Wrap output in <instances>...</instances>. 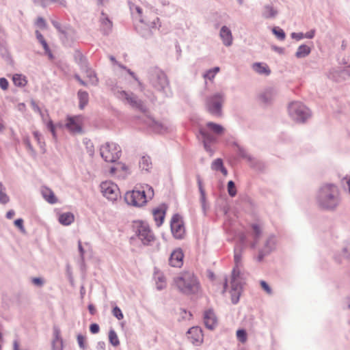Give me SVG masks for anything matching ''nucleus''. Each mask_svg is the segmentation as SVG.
Returning <instances> with one entry per match:
<instances>
[{"instance_id": "c756f323", "label": "nucleus", "mask_w": 350, "mask_h": 350, "mask_svg": "<svg viewBox=\"0 0 350 350\" xmlns=\"http://www.w3.org/2000/svg\"><path fill=\"white\" fill-rule=\"evenodd\" d=\"M219 67H215L213 69H211L209 70H208L207 72H206L204 75H203V77L205 79H209V80H212L214 79L215 76L216 75L217 73H218L219 72Z\"/></svg>"}, {"instance_id": "bf43d9fd", "label": "nucleus", "mask_w": 350, "mask_h": 350, "mask_svg": "<svg viewBox=\"0 0 350 350\" xmlns=\"http://www.w3.org/2000/svg\"><path fill=\"white\" fill-rule=\"evenodd\" d=\"M88 308H89V310H90V313H91L92 314H94V312H95V309H94V306H92V305H90V306H89V307H88Z\"/></svg>"}, {"instance_id": "8fccbe9b", "label": "nucleus", "mask_w": 350, "mask_h": 350, "mask_svg": "<svg viewBox=\"0 0 350 350\" xmlns=\"http://www.w3.org/2000/svg\"><path fill=\"white\" fill-rule=\"evenodd\" d=\"M271 98V94L270 92L266 93V94L260 96V99L263 102H267Z\"/></svg>"}, {"instance_id": "6e6552de", "label": "nucleus", "mask_w": 350, "mask_h": 350, "mask_svg": "<svg viewBox=\"0 0 350 350\" xmlns=\"http://www.w3.org/2000/svg\"><path fill=\"white\" fill-rule=\"evenodd\" d=\"M100 191L103 195L109 200L116 201L120 198V189L116 184L111 181H104L100 184Z\"/></svg>"}, {"instance_id": "ddd939ff", "label": "nucleus", "mask_w": 350, "mask_h": 350, "mask_svg": "<svg viewBox=\"0 0 350 350\" xmlns=\"http://www.w3.org/2000/svg\"><path fill=\"white\" fill-rule=\"evenodd\" d=\"M137 234L144 245H148L154 240V236L149 226L143 223L138 225Z\"/></svg>"}, {"instance_id": "bb28decb", "label": "nucleus", "mask_w": 350, "mask_h": 350, "mask_svg": "<svg viewBox=\"0 0 350 350\" xmlns=\"http://www.w3.org/2000/svg\"><path fill=\"white\" fill-rule=\"evenodd\" d=\"M79 99V107L83 109L88 103V94L84 91H79L78 92Z\"/></svg>"}, {"instance_id": "2f4dec72", "label": "nucleus", "mask_w": 350, "mask_h": 350, "mask_svg": "<svg viewBox=\"0 0 350 350\" xmlns=\"http://www.w3.org/2000/svg\"><path fill=\"white\" fill-rule=\"evenodd\" d=\"M276 14V11L271 6H267L265 8V11L263 13V16L265 18H271L275 16Z\"/></svg>"}, {"instance_id": "ea45409f", "label": "nucleus", "mask_w": 350, "mask_h": 350, "mask_svg": "<svg viewBox=\"0 0 350 350\" xmlns=\"http://www.w3.org/2000/svg\"><path fill=\"white\" fill-rule=\"evenodd\" d=\"M14 225L17 227L21 232L25 233V229L23 226V219H17L14 221Z\"/></svg>"}, {"instance_id": "13d9d810", "label": "nucleus", "mask_w": 350, "mask_h": 350, "mask_svg": "<svg viewBox=\"0 0 350 350\" xmlns=\"http://www.w3.org/2000/svg\"><path fill=\"white\" fill-rule=\"evenodd\" d=\"M24 142H25V144H26V146H27V148L29 150H32L33 148H32V146H31V144L29 142V140L28 139H25Z\"/></svg>"}, {"instance_id": "0e129e2a", "label": "nucleus", "mask_w": 350, "mask_h": 350, "mask_svg": "<svg viewBox=\"0 0 350 350\" xmlns=\"http://www.w3.org/2000/svg\"><path fill=\"white\" fill-rule=\"evenodd\" d=\"M56 342H59L58 339H57V340L54 341L53 343ZM59 343L62 345V341H59Z\"/></svg>"}, {"instance_id": "4c0bfd02", "label": "nucleus", "mask_w": 350, "mask_h": 350, "mask_svg": "<svg viewBox=\"0 0 350 350\" xmlns=\"http://www.w3.org/2000/svg\"><path fill=\"white\" fill-rule=\"evenodd\" d=\"M36 37H37L38 40L42 44V45L43 46L44 49L45 50H47L48 49V45H47V43L45 41L43 36L38 31H36Z\"/></svg>"}, {"instance_id": "f03ea898", "label": "nucleus", "mask_w": 350, "mask_h": 350, "mask_svg": "<svg viewBox=\"0 0 350 350\" xmlns=\"http://www.w3.org/2000/svg\"><path fill=\"white\" fill-rule=\"evenodd\" d=\"M153 196L154 190L152 187L145 185L141 186L140 188L136 187L133 191L126 192L124 198L129 204L135 206H142Z\"/></svg>"}, {"instance_id": "5701e85b", "label": "nucleus", "mask_w": 350, "mask_h": 350, "mask_svg": "<svg viewBox=\"0 0 350 350\" xmlns=\"http://www.w3.org/2000/svg\"><path fill=\"white\" fill-rule=\"evenodd\" d=\"M211 167L213 170H220L224 176H226L228 174L227 170L224 167L223 161L221 159H215L213 162Z\"/></svg>"}, {"instance_id": "473e14b6", "label": "nucleus", "mask_w": 350, "mask_h": 350, "mask_svg": "<svg viewBox=\"0 0 350 350\" xmlns=\"http://www.w3.org/2000/svg\"><path fill=\"white\" fill-rule=\"evenodd\" d=\"M198 187H199V190H200V192L201 193V200H202V206L203 207H204V205H205V191L202 187V181L200 178V177L198 178Z\"/></svg>"}, {"instance_id": "20e7f679", "label": "nucleus", "mask_w": 350, "mask_h": 350, "mask_svg": "<svg viewBox=\"0 0 350 350\" xmlns=\"http://www.w3.org/2000/svg\"><path fill=\"white\" fill-rule=\"evenodd\" d=\"M130 9L133 14H136V16L140 22L146 24L149 28L155 29L161 26L159 18L156 13L152 12V8H150L148 12H146L145 15L143 14L142 9L138 5L133 4Z\"/></svg>"}, {"instance_id": "b1692460", "label": "nucleus", "mask_w": 350, "mask_h": 350, "mask_svg": "<svg viewBox=\"0 0 350 350\" xmlns=\"http://www.w3.org/2000/svg\"><path fill=\"white\" fill-rule=\"evenodd\" d=\"M154 85L158 88L164 89L168 85V80L163 73L158 76L157 80L154 81Z\"/></svg>"}, {"instance_id": "9b49d317", "label": "nucleus", "mask_w": 350, "mask_h": 350, "mask_svg": "<svg viewBox=\"0 0 350 350\" xmlns=\"http://www.w3.org/2000/svg\"><path fill=\"white\" fill-rule=\"evenodd\" d=\"M171 231L176 239H181L185 235V228L183 218L178 214H175L171 219Z\"/></svg>"}, {"instance_id": "f8f14e48", "label": "nucleus", "mask_w": 350, "mask_h": 350, "mask_svg": "<svg viewBox=\"0 0 350 350\" xmlns=\"http://www.w3.org/2000/svg\"><path fill=\"white\" fill-rule=\"evenodd\" d=\"M290 114L299 121H304L309 116L308 109L299 102H293L288 107Z\"/></svg>"}, {"instance_id": "dca6fc26", "label": "nucleus", "mask_w": 350, "mask_h": 350, "mask_svg": "<svg viewBox=\"0 0 350 350\" xmlns=\"http://www.w3.org/2000/svg\"><path fill=\"white\" fill-rule=\"evenodd\" d=\"M183 253L181 250H175L170 256V264L174 267H180L183 264Z\"/></svg>"}, {"instance_id": "e2e57ef3", "label": "nucleus", "mask_w": 350, "mask_h": 350, "mask_svg": "<svg viewBox=\"0 0 350 350\" xmlns=\"http://www.w3.org/2000/svg\"><path fill=\"white\" fill-rule=\"evenodd\" d=\"M5 189L3 187V184L0 183V193L5 191Z\"/></svg>"}, {"instance_id": "a19ab883", "label": "nucleus", "mask_w": 350, "mask_h": 350, "mask_svg": "<svg viewBox=\"0 0 350 350\" xmlns=\"http://www.w3.org/2000/svg\"><path fill=\"white\" fill-rule=\"evenodd\" d=\"M34 138L36 139L38 144L40 145V148H44V143L41 142L42 136L38 131H34L33 133Z\"/></svg>"}, {"instance_id": "de8ad7c7", "label": "nucleus", "mask_w": 350, "mask_h": 350, "mask_svg": "<svg viewBox=\"0 0 350 350\" xmlns=\"http://www.w3.org/2000/svg\"><path fill=\"white\" fill-rule=\"evenodd\" d=\"M99 326L96 323H92L90 326V330L92 334H97L99 332Z\"/></svg>"}, {"instance_id": "f3484780", "label": "nucleus", "mask_w": 350, "mask_h": 350, "mask_svg": "<svg viewBox=\"0 0 350 350\" xmlns=\"http://www.w3.org/2000/svg\"><path fill=\"white\" fill-rule=\"evenodd\" d=\"M166 209L167 208L165 205H161L152 211L153 217L158 227L161 226L163 223Z\"/></svg>"}, {"instance_id": "412c9836", "label": "nucleus", "mask_w": 350, "mask_h": 350, "mask_svg": "<svg viewBox=\"0 0 350 350\" xmlns=\"http://www.w3.org/2000/svg\"><path fill=\"white\" fill-rule=\"evenodd\" d=\"M75 219V217L71 213H64L59 215L58 220L59 223L64 226L71 224Z\"/></svg>"}, {"instance_id": "0eeeda50", "label": "nucleus", "mask_w": 350, "mask_h": 350, "mask_svg": "<svg viewBox=\"0 0 350 350\" xmlns=\"http://www.w3.org/2000/svg\"><path fill=\"white\" fill-rule=\"evenodd\" d=\"M224 102V96L221 94H215L206 100V108L210 113L220 117L222 115L221 107Z\"/></svg>"}, {"instance_id": "c9c22d12", "label": "nucleus", "mask_w": 350, "mask_h": 350, "mask_svg": "<svg viewBox=\"0 0 350 350\" xmlns=\"http://www.w3.org/2000/svg\"><path fill=\"white\" fill-rule=\"evenodd\" d=\"M237 336L241 342H245L247 340V334L244 329H239L237 332Z\"/></svg>"}, {"instance_id": "4468645a", "label": "nucleus", "mask_w": 350, "mask_h": 350, "mask_svg": "<svg viewBox=\"0 0 350 350\" xmlns=\"http://www.w3.org/2000/svg\"><path fill=\"white\" fill-rule=\"evenodd\" d=\"M187 337L193 345H200L203 341V334L201 329L198 327H191L187 332Z\"/></svg>"}, {"instance_id": "a211bd4d", "label": "nucleus", "mask_w": 350, "mask_h": 350, "mask_svg": "<svg viewBox=\"0 0 350 350\" xmlns=\"http://www.w3.org/2000/svg\"><path fill=\"white\" fill-rule=\"evenodd\" d=\"M85 76L87 77L86 81L81 80L79 76H76V79L83 85H87L88 84H94L97 82V79L95 73L91 69H87L85 70Z\"/></svg>"}, {"instance_id": "49530a36", "label": "nucleus", "mask_w": 350, "mask_h": 350, "mask_svg": "<svg viewBox=\"0 0 350 350\" xmlns=\"http://www.w3.org/2000/svg\"><path fill=\"white\" fill-rule=\"evenodd\" d=\"M123 94L125 95V98L132 105H135L137 104V100H136V98L135 97H133V96H129L128 94H126V92H123Z\"/></svg>"}, {"instance_id": "79ce46f5", "label": "nucleus", "mask_w": 350, "mask_h": 350, "mask_svg": "<svg viewBox=\"0 0 350 350\" xmlns=\"http://www.w3.org/2000/svg\"><path fill=\"white\" fill-rule=\"evenodd\" d=\"M260 286L269 295L272 293L271 288L267 284V283L263 280L260 281Z\"/></svg>"}, {"instance_id": "9d476101", "label": "nucleus", "mask_w": 350, "mask_h": 350, "mask_svg": "<svg viewBox=\"0 0 350 350\" xmlns=\"http://www.w3.org/2000/svg\"><path fill=\"white\" fill-rule=\"evenodd\" d=\"M84 118L82 116H67L64 126L72 134L82 133Z\"/></svg>"}, {"instance_id": "7c9ffc66", "label": "nucleus", "mask_w": 350, "mask_h": 350, "mask_svg": "<svg viewBox=\"0 0 350 350\" xmlns=\"http://www.w3.org/2000/svg\"><path fill=\"white\" fill-rule=\"evenodd\" d=\"M251 228L253 230L254 237L255 239H258L262 234V228L261 226L256 223L252 224L251 225Z\"/></svg>"}, {"instance_id": "3c124183", "label": "nucleus", "mask_w": 350, "mask_h": 350, "mask_svg": "<svg viewBox=\"0 0 350 350\" xmlns=\"http://www.w3.org/2000/svg\"><path fill=\"white\" fill-rule=\"evenodd\" d=\"M291 37L293 38H295L297 40H300V39L304 38V34L302 33H292Z\"/></svg>"}, {"instance_id": "f704fd0d", "label": "nucleus", "mask_w": 350, "mask_h": 350, "mask_svg": "<svg viewBox=\"0 0 350 350\" xmlns=\"http://www.w3.org/2000/svg\"><path fill=\"white\" fill-rule=\"evenodd\" d=\"M228 191L230 196L234 197L237 194V189L232 180L228 183Z\"/></svg>"}, {"instance_id": "680f3d73", "label": "nucleus", "mask_w": 350, "mask_h": 350, "mask_svg": "<svg viewBox=\"0 0 350 350\" xmlns=\"http://www.w3.org/2000/svg\"><path fill=\"white\" fill-rule=\"evenodd\" d=\"M347 252V256L350 259V245H349L348 248L346 249Z\"/></svg>"}, {"instance_id": "72a5a7b5", "label": "nucleus", "mask_w": 350, "mask_h": 350, "mask_svg": "<svg viewBox=\"0 0 350 350\" xmlns=\"http://www.w3.org/2000/svg\"><path fill=\"white\" fill-rule=\"evenodd\" d=\"M273 33L275 35V36L278 37V39L283 40L285 38V33L284 31L279 28V27H274L272 29Z\"/></svg>"}, {"instance_id": "4be33fe9", "label": "nucleus", "mask_w": 350, "mask_h": 350, "mask_svg": "<svg viewBox=\"0 0 350 350\" xmlns=\"http://www.w3.org/2000/svg\"><path fill=\"white\" fill-rule=\"evenodd\" d=\"M139 167L146 171H148L152 167L150 158L148 156H142L139 162Z\"/></svg>"}, {"instance_id": "393cba45", "label": "nucleus", "mask_w": 350, "mask_h": 350, "mask_svg": "<svg viewBox=\"0 0 350 350\" xmlns=\"http://www.w3.org/2000/svg\"><path fill=\"white\" fill-rule=\"evenodd\" d=\"M253 68L256 72L260 74H265L267 75L270 74V70L269 67L261 63H256L254 64Z\"/></svg>"}, {"instance_id": "58836bf2", "label": "nucleus", "mask_w": 350, "mask_h": 350, "mask_svg": "<svg viewBox=\"0 0 350 350\" xmlns=\"http://www.w3.org/2000/svg\"><path fill=\"white\" fill-rule=\"evenodd\" d=\"M112 313L113 315L116 317L118 320H121L124 317L121 310L118 306H116L113 308Z\"/></svg>"}, {"instance_id": "2eb2a0df", "label": "nucleus", "mask_w": 350, "mask_h": 350, "mask_svg": "<svg viewBox=\"0 0 350 350\" xmlns=\"http://www.w3.org/2000/svg\"><path fill=\"white\" fill-rule=\"evenodd\" d=\"M204 321L206 327L210 329H214L217 325V318L211 309L204 311Z\"/></svg>"}, {"instance_id": "cd10ccee", "label": "nucleus", "mask_w": 350, "mask_h": 350, "mask_svg": "<svg viewBox=\"0 0 350 350\" xmlns=\"http://www.w3.org/2000/svg\"><path fill=\"white\" fill-rule=\"evenodd\" d=\"M13 82L15 85L24 87L27 84L25 77L21 75H14L12 78Z\"/></svg>"}, {"instance_id": "c85d7f7f", "label": "nucleus", "mask_w": 350, "mask_h": 350, "mask_svg": "<svg viewBox=\"0 0 350 350\" xmlns=\"http://www.w3.org/2000/svg\"><path fill=\"white\" fill-rule=\"evenodd\" d=\"M109 340L113 347H118L120 345L118 335L113 329H111L109 332Z\"/></svg>"}, {"instance_id": "aec40b11", "label": "nucleus", "mask_w": 350, "mask_h": 350, "mask_svg": "<svg viewBox=\"0 0 350 350\" xmlns=\"http://www.w3.org/2000/svg\"><path fill=\"white\" fill-rule=\"evenodd\" d=\"M42 194L43 198L50 204H55L57 202V199L54 193L49 188H43L42 189Z\"/></svg>"}, {"instance_id": "5fc2aeb1", "label": "nucleus", "mask_w": 350, "mask_h": 350, "mask_svg": "<svg viewBox=\"0 0 350 350\" xmlns=\"http://www.w3.org/2000/svg\"><path fill=\"white\" fill-rule=\"evenodd\" d=\"M314 36V30H311L308 32H307L304 36V38H312Z\"/></svg>"}, {"instance_id": "a18cd8bd", "label": "nucleus", "mask_w": 350, "mask_h": 350, "mask_svg": "<svg viewBox=\"0 0 350 350\" xmlns=\"http://www.w3.org/2000/svg\"><path fill=\"white\" fill-rule=\"evenodd\" d=\"M36 24L38 27L40 28H45L46 27V22L44 19L42 17L38 18L36 20Z\"/></svg>"}, {"instance_id": "37998d69", "label": "nucleus", "mask_w": 350, "mask_h": 350, "mask_svg": "<svg viewBox=\"0 0 350 350\" xmlns=\"http://www.w3.org/2000/svg\"><path fill=\"white\" fill-rule=\"evenodd\" d=\"M10 198L5 191L0 193V202L1 204H6L9 202Z\"/></svg>"}, {"instance_id": "7ed1b4c3", "label": "nucleus", "mask_w": 350, "mask_h": 350, "mask_svg": "<svg viewBox=\"0 0 350 350\" xmlns=\"http://www.w3.org/2000/svg\"><path fill=\"white\" fill-rule=\"evenodd\" d=\"M174 282L180 291L186 294L196 293L200 290L199 282L191 272L181 273L174 279Z\"/></svg>"}, {"instance_id": "6ab92c4d", "label": "nucleus", "mask_w": 350, "mask_h": 350, "mask_svg": "<svg viewBox=\"0 0 350 350\" xmlns=\"http://www.w3.org/2000/svg\"><path fill=\"white\" fill-rule=\"evenodd\" d=\"M220 37L222 39L224 44L226 46H230L232 44V36L230 30L224 26L220 31Z\"/></svg>"}, {"instance_id": "4d7b16f0", "label": "nucleus", "mask_w": 350, "mask_h": 350, "mask_svg": "<svg viewBox=\"0 0 350 350\" xmlns=\"http://www.w3.org/2000/svg\"><path fill=\"white\" fill-rule=\"evenodd\" d=\"M78 247H79V250L81 256H83V254H84V250H83V248L82 247L81 241H79V242H78Z\"/></svg>"}, {"instance_id": "f257e3e1", "label": "nucleus", "mask_w": 350, "mask_h": 350, "mask_svg": "<svg viewBox=\"0 0 350 350\" xmlns=\"http://www.w3.org/2000/svg\"><path fill=\"white\" fill-rule=\"evenodd\" d=\"M339 191L336 186L331 184L323 185L319 192L318 202L323 209H333L339 203Z\"/></svg>"}, {"instance_id": "423d86ee", "label": "nucleus", "mask_w": 350, "mask_h": 350, "mask_svg": "<svg viewBox=\"0 0 350 350\" xmlns=\"http://www.w3.org/2000/svg\"><path fill=\"white\" fill-rule=\"evenodd\" d=\"M120 147L114 142H107L100 147V155L107 162L116 161L120 157Z\"/></svg>"}, {"instance_id": "052dcab7", "label": "nucleus", "mask_w": 350, "mask_h": 350, "mask_svg": "<svg viewBox=\"0 0 350 350\" xmlns=\"http://www.w3.org/2000/svg\"><path fill=\"white\" fill-rule=\"evenodd\" d=\"M14 350H19V345L17 341H14Z\"/></svg>"}, {"instance_id": "603ef678", "label": "nucleus", "mask_w": 350, "mask_h": 350, "mask_svg": "<svg viewBox=\"0 0 350 350\" xmlns=\"http://www.w3.org/2000/svg\"><path fill=\"white\" fill-rule=\"evenodd\" d=\"M119 167H121V168H122V169H124V165H123V164L118 163V164L116 165V167H111V172L112 174L115 173V172H116V170H118Z\"/></svg>"}, {"instance_id": "c03bdc74", "label": "nucleus", "mask_w": 350, "mask_h": 350, "mask_svg": "<svg viewBox=\"0 0 350 350\" xmlns=\"http://www.w3.org/2000/svg\"><path fill=\"white\" fill-rule=\"evenodd\" d=\"M46 126H47V128L50 130V131L53 134V136L54 137H56V133H55V125L53 124V121L52 120H49L47 124H46Z\"/></svg>"}, {"instance_id": "864d4df0", "label": "nucleus", "mask_w": 350, "mask_h": 350, "mask_svg": "<svg viewBox=\"0 0 350 350\" xmlns=\"http://www.w3.org/2000/svg\"><path fill=\"white\" fill-rule=\"evenodd\" d=\"M33 281V283L36 285H38V286H40L42 284L43 282L42 280V279L40 278H35L32 280Z\"/></svg>"}, {"instance_id": "1a4fd4ad", "label": "nucleus", "mask_w": 350, "mask_h": 350, "mask_svg": "<svg viewBox=\"0 0 350 350\" xmlns=\"http://www.w3.org/2000/svg\"><path fill=\"white\" fill-rule=\"evenodd\" d=\"M213 132L216 135H221L224 132V128L218 124L209 122L206 124V128H201L200 130L204 143V146L206 148V142H211L214 141V137L208 133V131Z\"/></svg>"}, {"instance_id": "09e8293b", "label": "nucleus", "mask_w": 350, "mask_h": 350, "mask_svg": "<svg viewBox=\"0 0 350 350\" xmlns=\"http://www.w3.org/2000/svg\"><path fill=\"white\" fill-rule=\"evenodd\" d=\"M0 87L5 90L8 89V81H7L6 79L5 78H1L0 79Z\"/></svg>"}, {"instance_id": "39448f33", "label": "nucleus", "mask_w": 350, "mask_h": 350, "mask_svg": "<svg viewBox=\"0 0 350 350\" xmlns=\"http://www.w3.org/2000/svg\"><path fill=\"white\" fill-rule=\"evenodd\" d=\"M234 262H235V267L234 268L232 273V302L236 304L238 302L241 286L239 283V278L240 275V271L239 269V266L241 262V256L239 254H234Z\"/></svg>"}, {"instance_id": "e433bc0d", "label": "nucleus", "mask_w": 350, "mask_h": 350, "mask_svg": "<svg viewBox=\"0 0 350 350\" xmlns=\"http://www.w3.org/2000/svg\"><path fill=\"white\" fill-rule=\"evenodd\" d=\"M77 342H78V344H79V346L80 347V348L81 349H85L86 348V345H85V340H86V338L84 336L81 335V334H79L77 336Z\"/></svg>"}, {"instance_id": "6e6d98bb", "label": "nucleus", "mask_w": 350, "mask_h": 350, "mask_svg": "<svg viewBox=\"0 0 350 350\" xmlns=\"http://www.w3.org/2000/svg\"><path fill=\"white\" fill-rule=\"evenodd\" d=\"M15 215V212L13 211V210H10L7 213H6V217L9 219H12V217L14 216Z\"/></svg>"}, {"instance_id": "69168bd1", "label": "nucleus", "mask_w": 350, "mask_h": 350, "mask_svg": "<svg viewBox=\"0 0 350 350\" xmlns=\"http://www.w3.org/2000/svg\"><path fill=\"white\" fill-rule=\"evenodd\" d=\"M158 288H159V289L162 288V286H158Z\"/></svg>"}, {"instance_id": "a878e982", "label": "nucleus", "mask_w": 350, "mask_h": 350, "mask_svg": "<svg viewBox=\"0 0 350 350\" xmlns=\"http://www.w3.org/2000/svg\"><path fill=\"white\" fill-rule=\"evenodd\" d=\"M310 53V48L306 45H301L296 52V57L298 58L304 57Z\"/></svg>"}]
</instances>
